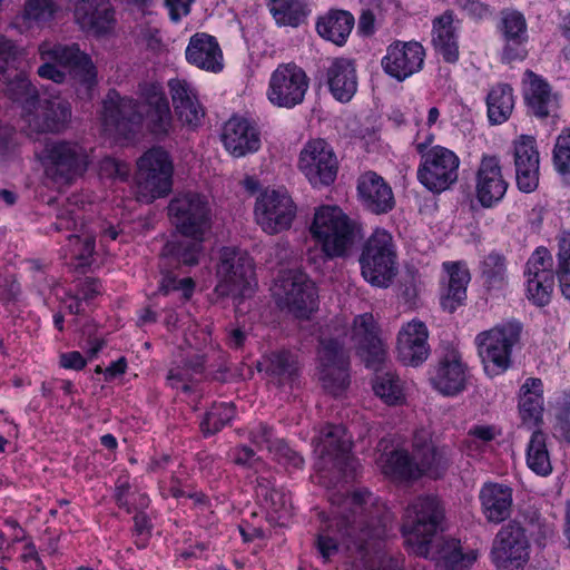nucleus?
I'll use <instances>...</instances> for the list:
<instances>
[{
    "label": "nucleus",
    "mask_w": 570,
    "mask_h": 570,
    "mask_svg": "<svg viewBox=\"0 0 570 570\" xmlns=\"http://www.w3.org/2000/svg\"><path fill=\"white\" fill-rule=\"evenodd\" d=\"M424 59L425 50L420 42L395 40L386 47L381 67L391 78L404 81L422 70Z\"/></svg>",
    "instance_id": "obj_19"
},
{
    "label": "nucleus",
    "mask_w": 570,
    "mask_h": 570,
    "mask_svg": "<svg viewBox=\"0 0 570 570\" xmlns=\"http://www.w3.org/2000/svg\"><path fill=\"white\" fill-rule=\"evenodd\" d=\"M60 11L59 0H26L22 10L10 22V27L20 33L42 28L55 19Z\"/></svg>",
    "instance_id": "obj_35"
},
{
    "label": "nucleus",
    "mask_w": 570,
    "mask_h": 570,
    "mask_svg": "<svg viewBox=\"0 0 570 570\" xmlns=\"http://www.w3.org/2000/svg\"><path fill=\"white\" fill-rule=\"evenodd\" d=\"M253 441L259 445L265 446L271 452H274L277 460L284 464L291 465L294 469H301L304 464L303 458L281 439L274 438L269 428L264 424L258 425L252 433Z\"/></svg>",
    "instance_id": "obj_42"
},
{
    "label": "nucleus",
    "mask_w": 570,
    "mask_h": 570,
    "mask_svg": "<svg viewBox=\"0 0 570 570\" xmlns=\"http://www.w3.org/2000/svg\"><path fill=\"white\" fill-rule=\"evenodd\" d=\"M521 332L522 326L519 322L507 321L475 336L478 355L488 376H499L510 368L512 352L520 342Z\"/></svg>",
    "instance_id": "obj_8"
},
{
    "label": "nucleus",
    "mask_w": 570,
    "mask_h": 570,
    "mask_svg": "<svg viewBox=\"0 0 570 570\" xmlns=\"http://www.w3.org/2000/svg\"><path fill=\"white\" fill-rule=\"evenodd\" d=\"M544 389L540 379L528 377L518 394V414L521 425L527 429L540 428L544 414Z\"/></svg>",
    "instance_id": "obj_33"
},
{
    "label": "nucleus",
    "mask_w": 570,
    "mask_h": 570,
    "mask_svg": "<svg viewBox=\"0 0 570 570\" xmlns=\"http://www.w3.org/2000/svg\"><path fill=\"white\" fill-rule=\"evenodd\" d=\"M18 56L16 45L0 36V79L9 82L8 90L11 96L22 104L29 134L58 131L71 116L69 104L58 97L40 100L28 79L18 72Z\"/></svg>",
    "instance_id": "obj_2"
},
{
    "label": "nucleus",
    "mask_w": 570,
    "mask_h": 570,
    "mask_svg": "<svg viewBox=\"0 0 570 570\" xmlns=\"http://www.w3.org/2000/svg\"><path fill=\"white\" fill-rule=\"evenodd\" d=\"M8 524L17 532L13 539V549L21 552L22 560H35L39 564L36 547L31 541L24 539L23 530L16 522H9Z\"/></svg>",
    "instance_id": "obj_57"
},
{
    "label": "nucleus",
    "mask_w": 570,
    "mask_h": 570,
    "mask_svg": "<svg viewBox=\"0 0 570 570\" xmlns=\"http://www.w3.org/2000/svg\"><path fill=\"white\" fill-rule=\"evenodd\" d=\"M222 141L225 149L234 157H244L261 148V135L247 119L230 118L224 127Z\"/></svg>",
    "instance_id": "obj_30"
},
{
    "label": "nucleus",
    "mask_w": 570,
    "mask_h": 570,
    "mask_svg": "<svg viewBox=\"0 0 570 570\" xmlns=\"http://www.w3.org/2000/svg\"><path fill=\"white\" fill-rule=\"evenodd\" d=\"M356 223L335 205L315 209L308 230L311 237L327 257L346 255L354 243Z\"/></svg>",
    "instance_id": "obj_7"
},
{
    "label": "nucleus",
    "mask_w": 570,
    "mask_h": 570,
    "mask_svg": "<svg viewBox=\"0 0 570 570\" xmlns=\"http://www.w3.org/2000/svg\"><path fill=\"white\" fill-rule=\"evenodd\" d=\"M357 197L374 214L387 213L395 205L391 186L374 171H366L358 177Z\"/></svg>",
    "instance_id": "obj_31"
},
{
    "label": "nucleus",
    "mask_w": 570,
    "mask_h": 570,
    "mask_svg": "<svg viewBox=\"0 0 570 570\" xmlns=\"http://www.w3.org/2000/svg\"><path fill=\"white\" fill-rule=\"evenodd\" d=\"M171 289L181 291L184 297L189 298L194 289V282L189 277L181 278L179 281L169 277L165 278L161 284V291L168 293Z\"/></svg>",
    "instance_id": "obj_60"
},
{
    "label": "nucleus",
    "mask_w": 570,
    "mask_h": 570,
    "mask_svg": "<svg viewBox=\"0 0 570 570\" xmlns=\"http://www.w3.org/2000/svg\"><path fill=\"white\" fill-rule=\"evenodd\" d=\"M75 19L83 30L101 35L114 23V11L107 0H80L75 8Z\"/></svg>",
    "instance_id": "obj_36"
},
{
    "label": "nucleus",
    "mask_w": 570,
    "mask_h": 570,
    "mask_svg": "<svg viewBox=\"0 0 570 570\" xmlns=\"http://www.w3.org/2000/svg\"><path fill=\"white\" fill-rule=\"evenodd\" d=\"M318 355L320 380L324 389L334 395L340 394L348 384L346 356L342 345L336 340H323Z\"/></svg>",
    "instance_id": "obj_23"
},
{
    "label": "nucleus",
    "mask_w": 570,
    "mask_h": 570,
    "mask_svg": "<svg viewBox=\"0 0 570 570\" xmlns=\"http://www.w3.org/2000/svg\"><path fill=\"white\" fill-rule=\"evenodd\" d=\"M488 116L492 124L504 122L514 108L513 90L509 85L493 87L487 99Z\"/></svg>",
    "instance_id": "obj_46"
},
{
    "label": "nucleus",
    "mask_w": 570,
    "mask_h": 570,
    "mask_svg": "<svg viewBox=\"0 0 570 570\" xmlns=\"http://www.w3.org/2000/svg\"><path fill=\"white\" fill-rule=\"evenodd\" d=\"M525 295L537 306L547 305L554 287L552 257L544 247L537 248L527 263Z\"/></svg>",
    "instance_id": "obj_20"
},
{
    "label": "nucleus",
    "mask_w": 570,
    "mask_h": 570,
    "mask_svg": "<svg viewBox=\"0 0 570 570\" xmlns=\"http://www.w3.org/2000/svg\"><path fill=\"white\" fill-rule=\"evenodd\" d=\"M351 340L367 366L374 367L385 360L386 350L379 338V330L372 314L355 317Z\"/></svg>",
    "instance_id": "obj_26"
},
{
    "label": "nucleus",
    "mask_w": 570,
    "mask_h": 570,
    "mask_svg": "<svg viewBox=\"0 0 570 570\" xmlns=\"http://www.w3.org/2000/svg\"><path fill=\"white\" fill-rule=\"evenodd\" d=\"M79 209V197L73 196L68 200L67 207L58 215V229L76 227L79 218L77 210Z\"/></svg>",
    "instance_id": "obj_58"
},
{
    "label": "nucleus",
    "mask_w": 570,
    "mask_h": 570,
    "mask_svg": "<svg viewBox=\"0 0 570 570\" xmlns=\"http://www.w3.org/2000/svg\"><path fill=\"white\" fill-rule=\"evenodd\" d=\"M524 100L530 111L538 118L556 117L560 108V98L549 83L532 71L523 77Z\"/></svg>",
    "instance_id": "obj_29"
},
{
    "label": "nucleus",
    "mask_w": 570,
    "mask_h": 570,
    "mask_svg": "<svg viewBox=\"0 0 570 570\" xmlns=\"http://www.w3.org/2000/svg\"><path fill=\"white\" fill-rule=\"evenodd\" d=\"M294 360L287 352H278L265 355L257 363L259 372L284 380L293 373Z\"/></svg>",
    "instance_id": "obj_49"
},
{
    "label": "nucleus",
    "mask_w": 570,
    "mask_h": 570,
    "mask_svg": "<svg viewBox=\"0 0 570 570\" xmlns=\"http://www.w3.org/2000/svg\"><path fill=\"white\" fill-rule=\"evenodd\" d=\"M515 179L520 190L532 193L539 186L540 156L531 136H520L514 141Z\"/></svg>",
    "instance_id": "obj_25"
},
{
    "label": "nucleus",
    "mask_w": 570,
    "mask_h": 570,
    "mask_svg": "<svg viewBox=\"0 0 570 570\" xmlns=\"http://www.w3.org/2000/svg\"><path fill=\"white\" fill-rule=\"evenodd\" d=\"M202 367L203 358L197 357L196 363L193 365L171 368L167 376L169 385L177 390L188 391L189 383L195 381V376L202 373Z\"/></svg>",
    "instance_id": "obj_55"
},
{
    "label": "nucleus",
    "mask_w": 570,
    "mask_h": 570,
    "mask_svg": "<svg viewBox=\"0 0 570 570\" xmlns=\"http://www.w3.org/2000/svg\"><path fill=\"white\" fill-rule=\"evenodd\" d=\"M395 351L403 365H422L430 356L429 330L425 323L413 318L402 324L397 332Z\"/></svg>",
    "instance_id": "obj_21"
},
{
    "label": "nucleus",
    "mask_w": 570,
    "mask_h": 570,
    "mask_svg": "<svg viewBox=\"0 0 570 570\" xmlns=\"http://www.w3.org/2000/svg\"><path fill=\"white\" fill-rule=\"evenodd\" d=\"M441 124V111L438 107H429L425 114L415 119L416 131L413 137V146L416 151H422L435 140L433 128Z\"/></svg>",
    "instance_id": "obj_47"
},
{
    "label": "nucleus",
    "mask_w": 570,
    "mask_h": 570,
    "mask_svg": "<svg viewBox=\"0 0 570 570\" xmlns=\"http://www.w3.org/2000/svg\"><path fill=\"white\" fill-rule=\"evenodd\" d=\"M556 417V432L567 442H570V391L556 395L551 402Z\"/></svg>",
    "instance_id": "obj_51"
},
{
    "label": "nucleus",
    "mask_w": 570,
    "mask_h": 570,
    "mask_svg": "<svg viewBox=\"0 0 570 570\" xmlns=\"http://www.w3.org/2000/svg\"><path fill=\"white\" fill-rule=\"evenodd\" d=\"M140 100L122 98L116 91L108 92L102 102L101 122L106 131L126 136L146 124L154 132H167L171 114L168 101L157 83H145L139 89Z\"/></svg>",
    "instance_id": "obj_3"
},
{
    "label": "nucleus",
    "mask_w": 570,
    "mask_h": 570,
    "mask_svg": "<svg viewBox=\"0 0 570 570\" xmlns=\"http://www.w3.org/2000/svg\"><path fill=\"white\" fill-rule=\"evenodd\" d=\"M558 277L562 295L570 299V232L558 237Z\"/></svg>",
    "instance_id": "obj_50"
},
{
    "label": "nucleus",
    "mask_w": 570,
    "mask_h": 570,
    "mask_svg": "<svg viewBox=\"0 0 570 570\" xmlns=\"http://www.w3.org/2000/svg\"><path fill=\"white\" fill-rule=\"evenodd\" d=\"M68 247L71 256L79 261V265H88L95 248L94 236L87 230L71 235L68 238Z\"/></svg>",
    "instance_id": "obj_53"
},
{
    "label": "nucleus",
    "mask_w": 570,
    "mask_h": 570,
    "mask_svg": "<svg viewBox=\"0 0 570 570\" xmlns=\"http://www.w3.org/2000/svg\"><path fill=\"white\" fill-rule=\"evenodd\" d=\"M116 499L120 507L127 508H146L149 499L145 494H136L129 492V484L127 480H118L116 485Z\"/></svg>",
    "instance_id": "obj_56"
},
{
    "label": "nucleus",
    "mask_w": 570,
    "mask_h": 570,
    "mask_svg": "<svg viewBox=\"0 0 570 570\" xmlns=\"http://www.w3.org/2000/svg\"><path fill=\"white\" fill-rule=\"evenodd\" d=\"M491 559L499 570H518L527 563L529 542L518 523L501 528L493 541Z\"/></svg>",
    "instance_id": "obj_18"
},
{
    "label": "nucleus",
    "mask_w": 570,
    "mask_h": 570,
    "mask_svg": "<svg viewBox=\"0 0 570 570\" xmlns=\"http://www.w3.org/2000/svg\"><path fill=\"white\" fill-rule=\"evenodd\" d=\"M354 27V17L343 10H334L321 17L316 23L317 33L337 46L345 43Z\"/></svg>",
    "instance_id": "obj_41"
},
{
    "label": "nucleus",
    "mask_w": 570,
    "mask_h": 570,
    "mask_svg": "<svg viewBox=\"0 0 570 570\" xmlns=\"http://www.w3.org/2000/svg\"><path fill=\"white\" fill-rule=\"evenodd\" d=\"M297 168L312 187L323 188L335 181L338 160L327 141L315 138L308 140L301 149Z\"/></svg>",
    "instance_id": "obj_14"
},
{
    "label": "nucleus",
    "mask_w": 570,
    "mask_h": 570,
    "mask_svg": "<svg viewBox=\"0 0 570 570\" xmlns=\"http://www.w3.org/2000/svg\"><path fill=\"white\" fill-rule=\"evenodd\" d=\"M360 264L367 283L381 288L389 287L397 273V252L392 234L376 228L364 244Z\"/></svg>",
    "instance_id": "obj_9"
},
{
    "label": "nucleus",
    "mask_w": 570,
    "mask_h": 570,
    "mask_svg": "<svg viewBox=\"0 0 570 570\" xmlns=\"http://www.w3.org/2000/svg\"><path fill=\"white\" fill-rule=\"evenodd\" d=\"M42 65L38 75L43 79L61 83L67 71L83 88L86 94L97 83V70L90 57L81 51L78 45H61L45 41L38 49Z\"/></svg>",
    "instance_id": "obj_6"
},
{
    "label": "nucleus",
    "mask_w": 570,
    "mask_h": 570,
    "mask_svg": "<svg viewBox=\"0 0 570 570\" xmlns=\"http://www.w3.org/2000/svg\"><path fill=\"white\" fill-rule=\"evenodd\" d=\"M59 364L67 370L80 371L87 365V360L80 352L72 351L62 353L59 357Z\"/></svg>",
    "instance_id": "obj_61"
},
{
    "label": "nucleus",
    "mask_w": 570,
    "mask_h": 570,
    "mask_svg": "<svg viewBox=\"0 0 570 570\" xmlns=\"http://www.w3.org/2000/svg\"><path fill=\"white\" fill-rule=\"evenodd\" d=\"M458 24L451 12H444L433 20L432 42L439 55L446 62H455L459 59Z\"/></svg>",
    "instance_id": "obj_38"
},
{
    "label": "nucleus",
    "mask_w": 570,
    "mask_h": 570,
    "mask_svg": "<svg viewBox=\"0 0 570 570\" xmlns=\"http://www.w3.org/2000/svg\"><path fill=\"white\" fill-rule=\"evenodd\" d=\"M417 154L421 156L417 180L428 190L440 194L456 184L461 160L453 150L434 145Z\"/></svg>",
    "instance_id": "obj_11"
},
{
    "label": "nucleus",
    "mask_w": 570,
    "mask_h": 570,
    "mask_svg": "<svg viewBox=\"0 0 570 570\" xmlns=\"http://www.w3.org/2000/svg\"><path fill=\"white\" fill-rule=\"evenodd\" d=\"M137 196L149 203L166 196L173 186V164L160 148L146 151L137 161Z\"/></svg>",
    "instance_id": "obj_12"
},
{
    "label": "nucleus",
    "mask_w": 570,
    "mask_h": 570,
    "mask_svg": "<svg viewBox=\"0 0 570 570\" xmlns=\"http://www.w3.org/2000/svg\"><path fill=\"white\" fill-rule=\"evenodd\" d=\"M41 159L47 176L56 181H69L82 174L88 165V154L77 142H51L47 145Z\"/></svg>",
    "instance_id": "obj_17"
},
{
    "label": "nucleus",
    "mask_w": 570,
    "mask_h": 570,
    "mask_svg": "<svg viewBox=\"0 0 570 570\" xmlns=\"http://www.w3.org/2000/svg\"><path fill=\"white\" fill-rule=\"evenodd\" d=\"M482 278L489 289L499 291L507 285V266L504 258L491 254L482 263Z\"/></svg>",
    "instance_id": "obj_48"
},
{
    "label": "nucleus",
    "mask_w": 570,
    "mask_h": 570,
    "mask_svg": "<svg viewBox=\"0 0 570 570\" xmlns=\"http://www.w3.org/2000/svg\"><path fill=\"white\" fill-rule=\"evenodd\" d=\"M527 466L537 475L548 476L552 473V462L547 444V434L541 430L532 432L525 449Z\"/></svg>",
    "instance_id": "obj_43"
},
{
    "label": "nucleus",
    "mask_w": 570,
    "mask_h": 570,
    "mask_svg": "<svg viewBox=\"0 0 570 570\" xmlns=\"http://www.w3.org/2000/svg\"><path fill=\"white\" fill-rule=\"evenodd\" d=\"M469 438L481 442H490L500 435V430L493 425H474L468 433Z\"/></svg>",
    "instance_id": "obj_62"
},
{
    "label": "nucleus",
    "mask_w": 570,
    "mask_h": 570,
    "mask_svg": "<svg viewBox=\"0 0 570 570\" xmlns=\"http://www.w3.org/2000/svg\"><path fill=\"white\" fill-rule=\"evenodd\" d=\"M168 209L173 223L185 239L177 244L168 243L165 253L183 264H197L203 254L202 243L212 226L208 198L197 193H185L174 198Z\"/></svg>",
    "instance_id": "obj_4"
},
{
    "label": "nucleus",
    "mask_w": 570,
    "mask_h": 570,
    "mask_svg": "<svg viewBox=\"0 0 570 570\" xmlns=\"http://www.w3.org/2000/svg\"><path fill=\"white\" fill-rule=\"evenodd\" d=\"M168 88L178 121L189 128L198 127L205 117V109L195 87L186 79L175 78L168 81Z\"/></svg>",
    "instance_id": "obj_27"
},
{
    "label": "nucleus",
    "mask_w": 570,
    "mask_h": 570,
    "mask_svg": "<svg viewBox=\"0 0 570 570\" xmlns=\"http://www.w3.org/2000/svg\"><path fill=\"white\" fill-rule=\"evenodd\" d=\"M443 510L435 497H419L411 501L404 512L402 532L407 549L420 557L431 558L445 570H468L478 558L473 549L464 550L460 541H444L433 552L432 547L441 530Z\"/></svg>",
    "instance_id": "obj_1"
},
{
    "label": "nucleus",
    "mask_w": 570,
    "mask_h": 570,
    "mask_svg": "<svg viewBox=\"0 0 570 570\" xmlns=\"http://www.w3.org/2000/svg\"><path fill=\"white\" fill-rule=\"evenodd\" d=\"M372 387L375 395L387 405H400L406 401V384L393 372L377 374Z\"/></svg>",
    "instance_id": "obj_44"
},
{
    "label": "nucleus",
    "mask_w": 570,
    "mask_h": 570,
    "mask_svg": "<svg viewBox=\"0 0 570 570\" xmlns=\"http://www.w3.org/2000/svg\"><path fill=\"white\" fill-rule=\"evenodd\" d=\"M186 60L208 72H220L224 68V56L217 39L206 32L193 35L185 50Z\"/></svg>",
    "instance_id": "obj_32"
},
{
    "label": "nucleus",
    "mask_w": 570,
    "mask_h": 570,
    "mask_svg": "<svg viewBox=\"0 0 570 570\" xmlns=\"http://www.w3.org/2000/svg\"><path fill=\"white\" fill-rule=\"evenodd\" d=\"M254 274L253 259L246 252L225 247L220 250L216 291L219 295L245 296L253 289Z\"/></svg>",
    "instance_id": "obj_13"
},
{
    "label": "nucleus",
    "mask_w": 570,
    "mask_h": 570,
    "mask_svg": "<svg viewBox=\"0 0 570 570\" xmlns=\"http://www.w3.org/2000/svg\"><path fill=\"white\" fill-rule=\"evenodd\" d=\"M255 220L268 235L288 229L296 216V206L285 190L266 189L256 199Z\"/></svg>",
    "instance_id": "obj_16"
},
{
    "label": "nucleus",
    "mask_w": 570,
    "mask_h": 570,
    "mask_svg": "<svg viewBox=\"0 0 570 570\" xmlns=\"http://www.w3.org/2000/svg\"><path fill=\"white\" fill-rule=\"evenodd\" d=\"M100 173L105 177L124 179L129 174V166L126 163L106 158L100 165Z\"/></svg>",
    "instance_id": "obj_59"
},
{
    "label": "nucleus",
    "mask_w": 570,
    "mask_h": 570,
    "mask_svg": "<svg viewBox=\"0 0 570 570\" xmlns=\"http://www.w3.org/2000/svg\"><path fill=\"white\" fill-rule=\"evenodd\" d=\"M326 83L336 100L350 101L357 90V76L353 62L344 58L332 60L326 68Z\"/></svg>",
    "instance_id": "obj_37"
},
{
    "label": "nucleus",
    "mask_w": 570,
    "mask_h": 570,
    "mask_svg": "<svg viewBox=\"0 0 570 570\" xmlns=\"http://www.w3.org/2000/svg\"><path fill=\"white\" fill-rule=\"evenodd\" d=\"M553 164L560 175L570 179V129L563 130L556 140Z\"/></svg>",
    "instance_id": "obj_54"
},
{
    "label": "nucleus",
    "mask_w": 570,
    "mask_h": 570,
    "mask_svg": "<svg viewBox=\"0 0 570 570\" xmlns=\"http://www.w3.org/2000/svg\"><path fill=\"white\" fill-rule=\"evenodd\" d=\"M268 9L275 22L283 27H298L308 14L304 0H269Z\"/></svg>",
    "instance_id": "obj_45"
},
{
    "label": "nucleus",
    "mask_w": 570,
    "mask_h": 570,
    "mask_svg": "<svg viewBox=\"0 0 570 570\" xmlns=\"http://www.w3.org/2000/svg\"><path fill=\"white\" fill-rule=\"evenodd\" d=\"M443 268L448 274V284L441 295V305L448 312H454L466 298V286L470 282L468 268L460 263L446 262Z\"/></svg>",
    "instance_id": "obj_40"
},
{
    "label": "nucleus",
    "mask_w": 570,
    "mask_h": 570,
    "mask_svg": "<svg viewBox=\"0 0 570 570\" xmlns=\"http://www.w3.org/2000/svg\"><path fill=\"white\" fill-rule=\"evenodd\" d=\"M503 33L507 45L503 49V59L507 61L522 60L527 56L522 45L527 41V22L522 13L508 11L502 18Z\"/></svg>",
    "instance_id": "obj_39"
},
{
    "label": "nucleus",
    "mask_w": 570,
    "mask_h": 570,
    "mask_svg": "<svg viewBox=\"0 0 570 570\" xmlns=\"http://www.w3.org/2000/svg\"><path fill=\"white\" fill-rule=\"evenodd\" d=\"M309 87L306 72L295 63H281L268 79L267 100L275 107L292 109L301 105Z\"/></svg>",
    "instance_id": "obj_15"
},
{
    "label": "nucleus",
    "mask_w": 570,
    "mask_h": 570,
    "mask_svg": "<svg viewBox=\"0 0 570 570\" xmlns=\"http://www.w3.org/2000/svg\"><path fill=\"white\" fill-rule=\"evenodd\" d=\"M512 489L502 483L489 482L482 485L479 492L481 510L488 522L501 523L512 511Z\"/></svg>",
    "instance_id": "obj_34"
},
{
    "label": "nucleus",
    "mask_w": 570,
    "mask_h": 570,
    "mask_svg": "<svg viewBox=\"0 0 570 570\" xmlns=\"http://www.w3.org/2000/svg\"><path fill=\"white\" fill-rule=\"evenodd\" d=\"M468 381V367L458 351L446 352L430 373V382L441 394L454 396L461 393Z\"/></svg>",
    "instance_id": "obj_24"
},
{
    "label": "nucleus",
    "mask_w": 570,
    "mask_h": 570,
    "mask_svg": "<svg viewBox=\"0 0 570 570\" xmlns=\"http://www.w3.org/2000/svg\"><path fill=\"white\" fill-rule=\"evenodd\" d=\"M351 446V436L345 428L328 425L322 431L314 451L318 455L322 466L332 464L343 470L350 460Z\"/></svg>",
    "instance_id": "obj_28"
},
{
    "label": "nucleus",
    "mask_w": 570,
    "mask_h": 570,
    "mask_svg": "<svg viewBox=\"0 0 570 570\" xmlns=\"http://www.w3.org/2000/svg\"><path fill=\"white\" fill-rule=\"evenodd\" d=\"M271 292L276 304L296 317H307L316 307L315 284L298 269L281 272Z\"/></svg>",
    "instance_id": "obj_10"
},
{
    "label": "nucleus",
    "mask_w": 570,
    "mask_h": 570,
    "mask_svg": "<svg viewBox=\"0 0 570 570\" xmlns=\"http://www.w3.org/2000/svg\"><path fill=\"white\" fill-rule=\"evenodd\" d=\"M451 463V449L432 442L415 443L412 456L405 451L397 450L382 454L377 460L385 475L399 480L416 479L421 475L438 479L445 473Z\"/></svg>",
    "instance_id": "obj_5"
},
{
    "label": "nucleus",
    "mask_w": 570,
    "mask_h": 570,
    "mask_svg": "<svg viewBox=\"0 0 570 570\" xmlns=\"http://www.w3.org/2000/svg\"><path fill=\"white\" fill-rule=\"evenodd\" d=\"M508 189L501 161L495 155H483L475 171L474 191L481 206L490 208L502 200Z\"/></svg>",
    "instance_id": "obj_22"
},
{
    "label": "nucleus",
    "mask_w": 570,
    "mask_h": 570,
    "mask_svg": "<svg viewBox=\"0 0 570 570\" xmlns=\"http://www.w3.org/2000/svg\"><path fill=\"white\" fill-rule=\"evenodd\" d=\"M194 0H166V6L173 21H178L187 16Z\"/></svg>",
    "instance_id": "obj_63"
},
{
    "label": "nucleus",
    "mask_w": 570,
    "mask_h": 570,
    "mask_svg": "<svg viewBox=\"0 0 570 570\" xmlns=\"http://www.w3.org/2000/svg\"><path fill=\"white\" fill-rule=\"evenodd\" d=\"M235 415V409L230 403H220L212 407L206 413L200 423V429L205 434H213L224 428Z\"/></svg>",
    "instance_id": "obj_52"
},
{
    "label": "nucleus",
    "mask_w": 570,
    "mask_h": 570,
    "mask_svg": "<svg viewBox=\"0 0 570 570\" xmlns=\"http://www.w3.org/2000/svg\"><path fill=\"white\" fill-rule=\"evenodd\" d=\"M149 519L142 513H137L135 515V531L138 535L136 543L139 548H144L146 546L149 535Z\"/></svg>",
    "instance_id": "obj_64"
}]
</instances>
